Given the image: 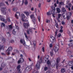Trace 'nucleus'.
Instances as JSON below:
<instances>
[{
    "instance_id": "0e129e2a",
    "label": "nucleus",
    "mask_w": 73,
    "mask_h": 73,
    "mask_svg": "<svg viewBox=\"0 0 73 73\" xmlns=\"http://www.w3.org/2000/svg\"><path fill=\"white\" fill-rule=\"evenodd\" d=\"M68 52L69 54H71V51H70V50H68Z\"/></svg>"
},
{
    "instance_id": "6e6d98bb",
    "label": "nucleus",
    "mask_w": 73,
    "mask_h": 73,
    "mask_svg": "<svg viewBox=\"0 0 73 73\" xmlns=\"http://www.w3.org/2000/svg\"><path fill=\"white\" fill-rule=\"evenodd\" d=\"M58 37H60L61 36V34H59L58 35Z\"/></svg>"
},
{
    "instance_id": "c756f323",
    "label": "nucleus",
    "mask_w": 73,
    "mask_h": 73,
    "mask_svg": "<svg viewBox=\"0 0 73 73\" xmlns=\"http://www.w3.org/2000/svg\"><path fill=\"white\" fill-rule=\"evenodd\" d=\"M62 5H64V3L62 2H60L59 3V5L61 6Z\"/></svg>"
},
{
    "instance_id": "c03bdc74",
    "label": "nucleus",
    "mask_w": 73,
    "mask_h": 73,
    "mask_svg": "<svg viewBox=\"0 0 73 73\" xmlns=\"http://www.w3.org/2000/svg\"><path fill=\"white\" fill-rule=\"evenodd\" d=\"M9 29H12V26L11 25H10L9 26Z\"/></svg>"
},
{
    "instance_id": "052dcab7",
    "label": "nucleus",
    "mask_w": 73,
    "mask_h": 73,
    "mask_svg": "<svg viewBox=\"0 0 73 73\" xmlns=\"http://www.w3.org/2000/svg\"><path fill=\"white\" fill-rule=\"evenodd\" d=\"M36 71L35 70H34L33 71V73H36Z\"/></svg>"
},
{
    "instance_id": "dca6fc26",
    "label": "nucleus",
    "mask_w": 73,
    "mask_h": 73,
    "mask_svg": "<svg viewBox=\"0 0 73 73\" xmlns=\"http://www.w3.org/2000/svg\"><path fill=\"white\" fill-rule=\"evenodd\" d=\"M60 61V58H58L56 60V64H58Z\"/></svg>"
},
{
    "instance_id": "a211bd4d",
    "label": "nucleus",
    "mask_w": 73,
    "mask_h": 73,
    "mask_svg": "<svg viewBox=\"0 0 73 73\" xmlns=\"http://www.w3.org/2000/svg\"><path fill=\"white\" fill-rule=\"evenodd\" d=\"M52 11H49L47 13V16H49L50 15H52Z\"/></svg>"
},
{
    "instance_id": "3c124183",
    "label": "nucleus",
    "mask_w": 73,
    "mask_h": 73,
    "mask_svg": "<svg viewBox=\"0 0 73 73\" xmlns=\"http://www.w3.org/2000/svg\"><path fill=\"white\" fill-rule=\"evenodd\" d=\"M53 47V45L52 44H50V48H52Z\"/></svg>"
},
{
    "instance_id": "f257e3e1",
    "label": "nucleus",
    "mask_w": 73,
    "mask_h": 73,
    "mask_svg": "<svg viewBox=\"0 0 73 73\" xmlns=\"http://www.w3.org/2000/svg\"><path fill=\"white\" fill-rule=\"evenodd\" d=\"M12 50V47H9L8 49L6 50V54L7 55H9L10 54V52Z\"/></svg>"
},
{
    "instance_id": "e2e57ef3",
    "label": "nucleus",
    "mask_w": 73,
    "mask_h": 73,
    "mask_svg": "<svg viewBox=\"0 0 73 73\" xmlns=\"http://www.w3.org/2000/svg\"><path fill=\"white\" fill-rule=\"evenodd\" d=\"M20 62H21L20 61V60H19L18 61V64H20Z\"/></svg>"
},
{
    "instance_id": "09e8293b",
    "label": "nucleus",
    "mask_w": 73,
    "mask_h": 73,
    "mask_svg": "<svg viewBox=\"0 0 73 73\" xmlns=\"http://www.w3.org/2000/svg\"><path fill=\"white\" fill-rule=\"evenodd\" d=\"M25 13L26 15H27V16L29 15V13L28 12H25Z\"/></svg>"
},
{
    "instance_id": "9d476101",
    "label": "nucleus",
    "mask_w": 73,
    "mask_h": 73,
    "mask_svg": "<svg viewBox=\"0 0 73 73\" xmlns=\"http://www.w3.org/2000/svg\"><path fill=\"white\" fill-rule=\"evenodd\" d=\"M1 12L3 11H7V8L6 7H3L1 9Z\"/></svg>"
},
{
    "instance_id": "bf43d9fd",
    "label": "nucleus",
    "mask_w": 73,
    "mask_h": 73,
    "mask_svg": "<svg viewBox=\"0 0 73 73\" xmlns=\"http://www.w3.org/2000/svg\"><path fill=\"white\" fill-rule=\"evenodd\" d=\"M46 22L47 23H50V21L49 20H47Z\"/></svg>"
},
{
    "instance_id": "6e6552de",
    "label": "nucleus",
    "mask_w": 73,
    "mask_h": 73,
    "mask_svg": "<svg viewBox=\"0 0 73 73\" xmlns=\"http://www.w3.org/2000/svg\"><path fill=\"white\" fill-rule=\"evenodd\" d=\"M7 65V64L6 63H5L4 62H2L1 65V68H4L5 66Z\"/></svg>"
},
{
    "instance_id": "7c9ffc66",
    "label": "nucleus",
    "mask_w": 73,
    "mask_h": 73,
    "mask_svg": "<svg viewBox=\"0 0 73 73\" xmlns=\"http://www.w3.org/2000/svg\"><path fill=\"white\" fill-rule=\"evenodd\" d=\"M32 21L33 22L35 23L36 22V18L35 17H34L32 19Z\"/></svg>"
},
{
    "instance_id": "2f4dec72",
    "label": "nucleus",
    "mask_w": 73,
    "mask_h": 73,
    "mask_svg": "<svg viewBox=\"0 0 73 73\" xmlns=\"http://www.w3.org/2000/svg\"><path fill=\"white\" fill-rule=\"evenodd\" d=\"M69 64L70 66H72V65L73 64V62H70L69 63Z\"/></svg>"
},
{
    "instance_id": "72a5a7b5",
    "label": "nucleus",
    "mask_w": 73,
    "mask_h": 73,
    "mask_svg": "<svg viewBox=\"0 0 73 73\" xmlns=\"http://www.w3.org/2000/svg\"><path fill=\"white\" fill-rule=\"evenodd\" d=\"M25 35V37L27 39H28V37L27 36V33H24Z\"/></svg>"
},
{
    "instance_id": "423d86ee",
    "label": "nucleus",
    "mask_w": 73,
    "mask_h": 73,
    "mask_svg": "<svg viewBox=\"0 0 73 73\" xmlns=\"http://www.w3.org/2000/svg\"><path fill=\"white\" fill-rule=\"evenodd\" d=\"M24 0L25 1V4L26 5H28V2L27 1V0H23L22 1V5L24 4Z\"/></svg>"
},
{
    "instance_id": "4d7b16f0",
    "label": "nucleus",
    "mask_w": 73,
    "mask_h": 73,
    "mask_svg": "<svg viewBox=\"0 0 73 73\" xmlns=\"http://www.w3.org/2000/svg\"><path fill=\"white\" fill-rule=\"evenodd\" d=\"M36 42L35 41H34L33 42L34 44V45L35 46H36Z\"/></svg>"
},
{
    "instance_id": "6ab92c4d",
    "label": "nucleus",
    "mask_w": 73,
    "mask_h": 73,
    "mask_svg": "<svg viewBox=\"0 0 73 73\" xmlns=\"http://www.w3.org/2000/svg\"><path fill=\"white\" fill-rule=\"evenodd\" d=\"M0 19L1 21H5V19L2 17V16L0 15Z\"/></svg>"
},
{
    "instance_id": "5fc2aeb1",
    "label": "nucleus",
    "mask_w": 73,
    "mask_h": 73,
    "mask_svg": "<svg viewBox=\"0 0 73 73\" xmlns=\"http://www.w3.org/2000/svg\"><path fill=\"white\" fill-rule=\"evenodd\" d=\"M3 48V46L0 45V50H1V49Z\"/></svg>"
},
{
    "instance_id": "1a4fd4ad",
    "label": "nucleus",
    "mask_w": 73,
    "mask_h": 73,
    "mask_svg": "<svg viewBox=\"0 0 73 73\" xmlns=\"http://www.w3.org/2000/svg\"><path fill=\"white\" fill-rule=\"evenodd\" d=\"M50 54L51 56L52 57L54 55V51L53 49H52L51 51L50 52Z\"/></svg>"
},
{
    "instance_id": "7ed1b4c3",
    "label": "nucleus",
    "mask_w": 73,
    "mask_h": 73,
    "mask_svg": "<svg viewBox=\"0 0 73 73\" xmlns=\"http://www.w3.org/2000/svg\"><path fill=\"white\" fill-rule=\"evenodd\" d=\"M58 49H59V46H57L54 47V48L52 49H54V50L55 52H58Z\"/></svg>"
},
{
    "instance_id": "49530a36",
    "label": "nucleus",
    "mask_w": 73,
    "mask_h": 73,
    "mask_svg": "<svg viewBox=\"0 0 73 73\" xmlns=\"http://www.w3.org/2000/svg\"><path fill=\"white\" fill-rule=\"evenodd\" d=\"M70 17V16H67V20H69V18Z\"/></svg>"
},
{
    "instance_id": "39448f33",
    "label": "nucleus",
    "mask_w": 73,
    "mask_h": 73,
    "mask_svg": "<svg viewBox=\"0 0 73 73\" xmlns=\"http://www.w3.org/2000/svg\"><path fill=\"white\" fill-rule=\"evenodd\" d=\"M20 16V13L19 12H17L16 13V14H15V17H16L17 19H19V17H18V16Z\"/></svg>"
},
{
    "instance_id": "774afa93",
    "label": "nucleus",
    "mask_w": 73,
    "mask_h": 73,
    "mask_svg": "<svg viewBox=\"0 0 73 73\" xmlns=\"http://www.w3.org/2000/svg\"><path fill=\"white\" fill-rule=\"evenodd\" d=\"M58 3H59L58 2V0H57L56 4H58Z\"/></svg>"
},
{
    "instance_id": "c9c22d12",
    "label": "nucleus",
    "mask_w": 73,
    "mask_h": 73,
    "mask_svg": "<svg viewBox=\"0 0 73 73\" xmlns=\"http://www.w3.org/2000/svg\"><path fill=\"white\" fill-rule=\"evenodd\" d=\"M1 27H5V24H4V23H2V24L1 25Z\"/></svg>"
},
{
    "instance_id": "4468645a",
    "label": "nucleus",
    "mask_w": 73,
    "mask_h": 73,
    "mask_svg": "<svg viewBox=\"0 0 73 73\" xmlns=\"http://www.w3.org/2000/svg\"><path fill=\"white\" fill-rule=\"evenodd\" d=\"M54 8V9H53L52 10V11H53V13H52V15L53 17H55L54 16V15H55V14H56V13H55V12H55V11H56V9H55V8Z\"/></svg>"
},
{
    "instance_id": "0eeeda50",
    "label": "nucleus",
    "mask_w": 73,
    "mask_h": 73,
    "mask_svg": "<svg viewBox=\"0 0 73 73\" xmlns=\"http://www.w3.org/2000/svg\"><path fill=\"white\" fill-rule=\"evenodd\" d=\"M20 42L21 44H23V45H24V46H25L26 44H25V40L23 39H21L20 40Z\"/></svg>"
},
{
    "instance_id": "680f3d73",
    "label": "nucleus",
    "mask_w": 73,
    "mask_h": 73,
    "mask_svg": "<svg viewBox=\"0 0 73 73\" xmlns=\"http://www.w3.org/2000/svg\"><path fill=\"white\" fill-rule=\"evenodd\" d=\"M62 25H64V24H65V22H64V21H62Z\"/></svg>"
},
{
    "instance_id": "f704fd0d",
    "label": "nucleus",
    "mask_w": 73,
    "mask_h": 73,
    "mask_svg": "<svg viewBox=\"0 0 73 73\" xmlns=\"http://www.w3.org/2000/svg\"><path fill=\"white\" fill-rule=\"evenodd\" d=\"M67 15H68V16H71L72 15V13L70 12H69L68 13V14L66 13Z\"/></svg>"
},
{
    "instance_id": "412c9836",
    "label": "nucleus",
    "mask_w": 73,
    "mask_h": 73,
    "mask_svg": "<svg viewBox=\"0 0 73 73\" xmlns=\"http://www.w3.org/2000/svg\"><path fill=\"white\" fill-rule=\"evenodd\" d=\"M50 38L52 39L53 41H54V42L56 41V39L54 37H53V36H52L50 37Z\"/></svg>"
},
{
    "instance_id": "2eb2a0df",
    "label": "nucleus",
    "mask_w": 73,
    "mask_h": 73,
    "mask_svg": "<svg viewBox=\"0 0 73 73\" xmlns=\"http://www.w3.org/2000/svg\"><path fill=\"white\" fill-rule=\"evenodd\" d=\"M61 11L62 12H66V9L64 7H62L61 8Z\"/></svg>"
},
{
    "instance_id": "bb28decb",
    "label": "nucleus",
    "mask_w": 73,
    "mask_h": 73,
    "mask_svg": "<svg viewBox=\"0 0 73 73\" xmlns=\"http://www.w3.org/2000/svg\"><path fill=\"white\" fill-rule=\"evenodd\" d=\"M20 60L21 62H24V58H21Z\"/></svg>"
},
{
    "instance_id": "13d9d810",
    "label": "nucleus",
    "mask_w": 73,
    "mask_h": 73,
    "mask_svg": "<svg viewBox=\"0 0 73 73\" xmlns=\"http://www.w3.org/2000/svg\"><path fill=\"white\" fill-rule=\"evenodd\" d=\"M44 47H43L42 48V50L43 52H45V51L44 50Z\"/></svg>"
},
{
    "instance_id": "8fccbe9b",
    "label": "nucleus",
    "mask_w": 73,
    "mask_h": 73,
    "mask_svg": "<svg viewBox=\"0 0 73 73\" xmlns=\"http://www.w3.org/2000/svg\"><path fill=\"white\" fill-rule=\"evenodd\" d=\"M11 43H13L14 42V40H11L10 41Z\"/></svg>"
},
{
    "instance_id": "69168bd1",
    "label": "nucleus",
    "mask_w": 73,
    "mask_h": 73,
    "mask_svg": "<svg viewBox=\"0 0 73 73\" xmlns=\"http://www.w3.org/2000/svg\"><path fill=\"white\" fill-rule=\"evenodd\" d=\"M1 54L3 56H5V54L4 53H1Z\"/></svg>"
},
{
    "instance_id": "ea45409f",
    "label": "nucleus",
    "mask_w": 73,
    "mask_h": 73,
    "mask_svg": "<svg viewBox=\"0 0 73 73\" xmlns=\"http://www.w3.org/2000/svg\"><path fill=\"white\" fill-rule=\"evenodd\" d=\"M44 70H45V71H46V70H48V67H46L44 68Z\"/></svg>"
},
{
    "instance_id": "f03ea898",
    "label": "nucleus",
    "mask_w": 73,
    "mask_h": 73,
    "mask_svg": "<svg viewBox=\"0 0 73 73\" xmlns=\"http://www.w3.org/2000/svg\"><path fill=\"white\" fill-rule=\"evenodd\" d=\"M23 26L25 29H28L29 26V24L28 23H25L23 24Z\"/></svg>"
},
{
    "instance_id": "b1692460",
    "label": "nucleus",
    "mask_w": 73,
    "mask_h": 73,
    "mask_svg": "<svg viewBox=\"0 0 73 73\" xmlns=\"http://www.w3.org/2000/svg\"><path fill=\"white\" fill-rule=\"evenodd\" d=\"M34 15L33 14H32L31 15H30V17H31V19H32L33 18H34V17H34Z\"/></svg>"
},
{
    "instance_id": "de8ad7c7",
    "label": "nucleus",
    "mask_w": 73,
    "mask_h": 73,
    "mask_svg": "<svg viewBox=\"0 0 73 73\" xmlns=\"http://www.w3.org/2000/svg\"><path fill=\"white\" fill-rule=\"evenodd\" d=\"M59 32L60 33H62V32H63V30H62V29H60L59 31Z\"/></svg>"
},
{
    "instance_id": "338daca9",
    "label": "nucleus",
    "mask_w": 73,
    "mask_h": 73,
    "mask_svg": "<svg viewBox=\"0 0 73 73\" xmlns=\"http://www.w3.org/2000/svg\"><path fill=\"white\" fill-rule=\"evenodd\" d=\"M7 20L8 22H10V21H10V19H9V18H8Z\"/></svg>"
},
{
    "instance_id": "f8f14e48",
    "label": "nucleus",
    "mask_w": 73,
    "mask_h": 73,
    "mask_svg": "<svg viewBox=\"0 0 73 73\" xmlns=\"http://www.w3.org/2000/svg\"><path fill=\"white\" fill-rule=\"evenodd\" d=\"M56 11L58 13H59L61 12V9L59 8H56Z\"/></svg>"
},
{
    "instance_id": "473e14b6",
    "label": "nucleus",
    "mask_w": 73,
    "mask_h": 73,
    "mask_svg": "<svg viewBox=\"0 0 73 73\" xmlns=\"http://www.w3.org/2000/svg\"><path fill=\"white\" fill-rule=\"evenodd\" d=\"M2 13L4 15H6V13H7V12H6V11H1Z\"/></svg>"
},
{
    "instance_id": "603ef678",
    "label": "nucleus",
    "mask_w": 73,
    "mask_h": 73,
    "mask_svg": "<svg viewBox=\"0 0 73 73\" xmlns=\"http://www.w3.org/2000/svg\"><path fill=\"white\" fill-rule=\"evenodd\" d=\"M5 39L4 38H3L2 39V41H3V42H5Z\"/></svg>"
},
{
    "instance_id": "f3484780",
    "label": "nucleus",
    "mask_w": 73,
    "mask_h": 73,
    "mask_svg": "<svg viewBox=\"0 0 73 73\" xmlns=\"http://www.w3.org/2000/svg\"><path fill=\"white\" fill-rule=\"evenodd\" d=\"M60 72L61 73H65V69L64 68H62Z\"/></svg>"
},
{
    "instance_id": "c85d7f7f",
    "label": "nucleus",
    "mask_w": 73,
    "mask_h": 73,
    "mask_svg": "<svg viewBox=\"0 0 73 73\" xmlns=\"http://www.w3.org/2000/svg\"><path fill=\"white\" fill-rule=\"evenodd\" d=\"M47 64L48 65V66H49V65H50V62L49 60H48L47 61Z\"/></svg>"
},
{
    "instance_id": "5701e85b",
    "label": "nucleus",
    "mask_w": 73,
    "mask_h": 73,
    "mask_svg": "<svg viewBox=\"0 0 73 73\" xmlns=\"http://www.w3.org/2000/svg\"><path fill=\"white\" fill-rule=\"evenodd\" d=\"M17 7H14L13 8V11H17Z\"/></svg>"
},
{
    "instance_id": "4c0bfd02",
    "label": "nucleus",
    "mask_w": 73,
    "mask_h": 73,
    "mask_svg": "<svg viewBox=\"0 0 73 73\" xmlns=\"http://www.w3.org/2000/svg\"><path fill=\"white\" fill-rule=\"evenodd\" d=\"M58 66H59V65H58V64L56 63V68L57 69H58Z\"/></svg>"
},
{
    "instance_id": "e433bc0d",
    "label": "nucleus",
    "mask_w": 73,
    "mask_h": 73,
    "mask_svg": "<svg viewBox=\"0 0 73 73\" xmlns=\"http://www.w3.org/2000/svg\"><path fill=\"white\" fill-rule=\"evenodd\" d=\"M21 68V66L20 65H19L17 68V70H19V69H20Z\"/></svg>"
},
{
    "instance_id": "4be33fe9",
    "label": "nucleus",
    "mask_w": 73,
    "mask_h": 73,
    "mask_svg": "<svg viewBox=\"0 0 73 73\" xmlns=\"http://www.w3.org/2000/svg\"><path fill=\"white\" fill-rule=\"evenodd\" d=\"M31 69L32 68L31 67L29 68H26V70H29V71L31 70Z\"/></svg>"
},
{
    "instance_id": "ddd939ff",
    "label": "nucleus",
    "mask_w": 73,
    "mask_h": 73,
    "mask_svg": "<svg viewBox=\"0 0 73 73\" xmlns=\"http://www.w3.org/2000/svg\"><path fill=\"white\" fill-rule=\"evenodd\" d=\"M29 32H30L31 34L32 33V30L31 29H29L27 30V33L28 35H29Z\"/></svg>"
},
{
    "instance_id": "79ce46f5",
    "label": "nucleus",
    "mask_w": 73,
    "mask_h": 73,
    "mask_svg": "<svg viewBox=\"0 0 73 73\" xmlns=\"http://www.w3.org/2000/svg\"><path fill=\"white\" fill-rule=\"evenodd\" d=\"M38 20L39 22H40V16H38Z\"/></svg>"
},
{
    "instance_id": "a19ab883",
    "label": "nucleus",
    "mask_w": 73,
    "mask_h": 73,
    "mask_svg": "<svg viewBox=\"0 0 73 73\" xmlns=\"http://www.w3.org/2000/svg\"><path fill=\"white\" fill-rule=\"evenodd\" d=\"M2 6H5V4L4 3H2V5H0V7L1 8V7Z\"/></svg>"
},
{
    "instance_id": "aec40b11",
    "label": "nucleus",
    "mask_w": 73,
    "mask_h": 73,
    "mask_svg": "<svg viewBox=\"0 0 73 73\" xmlns=\"http://www.w3.org/2000/svg\"><path fill=\"white\" fill-rule=\"evenodd\" d=\"M61 15L60 14H59L58 15V17L56 18L57 20H58V19H60V17H61Z\"/></svg>"
},
{
    "instance_id": "58836bf2",
    "label": "nucleus",
    "mask_w": 73,
    "mask_h": 73,
    "mask_svg": "<svg viewBox=\"0 0 73 73\" xmlns=\"http://www.w3.org/2000/svg\"><path fill=\"white\" fill-rule=\"evenodd\" d=\"M55 23H56L55 24V26L57 28H58V24H57V22L55 21Z\"/></svg>"
},
{
    "instance_id": "a18cd8bd",
    "label": "nucleus",
    "mask_w": 73,
    "mask_h": 73,
    "mask_svg": "<svg viewBox=\"0 0 73 73\" xmlns=\"http://www.w3.org/2000/svg\"><path fill=\"white\" fill-rule=\"evenodd\" d=\"M68 5L69 7H72V4L71 3H70L68 4Z\"/></svg>"
},
{
    "instance_id": "20e7f679",
    "label": "nucleus",
    "mask_w": 73,
    "mask_h": 73,
    "mask_svg": "<svg viewBox=\"0 0 73 73\" xmlns=\"http://www.w3.org/2000/svg\"><path fill=\"white\" fill-rule=\"evenodd\" d=\"M21 17L22 18V21L25 22L26 21L24 19H25V16L24 15V14H22L21 15Z\"/></svg>"
},
{
    "instance_id": "393cba45",
    "label": "nucleus",
    "mask_w": 73,
    "mask_h": 73,
    "mask_svg": "<svg viewBox=\"0 0 73 73\" xmlns=\"http://www.w3.org/2000/svg\"><path fill=\"white\" fill-rule=\"evenodd\" d=\"M58 30H56V32H55V34L54 35L55 37H56V36H57V33H58Z\"/></svg>"
},
{
    "instance_id": "9b49d317",
    "label": "nucleus",
    "mask_w": 73,
    "mask_h": 73,
    "mask_svg": "<svg viewBox=\"0 0 73 73\" xmlns=\"http://www.w3.org/2000/svg\"><path fill=\"white\" fill-rule=\"evenodd\" d=\"M36 67L37 69H40V64L38 63H37Z\"/></svg>"
},
{
    "instance_id": "a878e982",
    "label": "nucleus",
    "mask_w": 73,
    "mask_h": 73,
    "mask_svg": "<svg viewBox=\"0 0 73 73\" xmlns=\"http://www.w3.org/2000/svg\"><path fill=\"white\" fill-rule=\"evenodd\" d=\"M42 62V58H40L39 61L38 63L41 64V63Z\"/></svg>"
},
{
    "instance_id": "cd10ccee",
    "label": "nucleus",
    "mask_w": 73,
    "mask_h": 73,
    "mask_svg": "<svg viewBox=\"0 0 73 73\" xmlns=\"http://www.w3.org/2000/svg\"><path fill=\"white\" fill-rule=\"evenodd\" d=\"M13 33L14 35H15L16 33V32L15 30V29H14L13 31Z\"/></svg>"
},
{
    "instance_id": "37998d69",
    "label": "nucleus",
    "mask_w": 73,
    "mask_h": 73,
    "mask_svg": "<svg viewBox=\"0 0 73 73\" xmlns=\"http://www.w3.org/2000/svg\"><path fill=\"white\" fill-rule=\"evenodd\" d=\"M5 3L7 4V5L8 6L9 5V3H8V2L7 1H6L5 2Z\"/></svg>"
},
{
    "instance_id": "864d4df0",
    "label": "nucleus",
    "mask_w": 73,
    "mask_h": 73,
    "mask_svg": "<svg viewBox=\"0 0 73 73\" xmlns=\"http://www.w3.org/2000/svg\"><path fill=\"white\" fill-rule=\"evenodd\" d=\"M41 4L39 3L38 5V7L39 8H40V7H41Z\"/></svg>"
}]
</instances>
